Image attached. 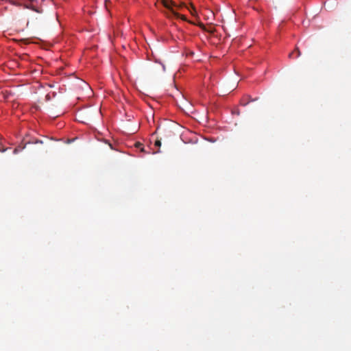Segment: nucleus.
<instances>
[{
	"mask_svg": "<svg viewBox=\"0 0 351 351\" xmlns=\"http://www.w3.org/2000/svg\"><path fill=\"white\" fill-rule=\"evenodd\" d=\"M19 152H20V150H19V148H17V147H15V148L13 149V151H12V152H13L14 154L19 153Z\"/></svg>",
	"mask_w": 351,
	"mask_h": 351,
	"instance_id": "423d86ee",
	"label": "nucleus"
},
{
	"mask_svg": "<svg viewBox=\"0 0 351 351\" xmlns=\"http://www.w3.org/2000/svg\"><path fill=\"white\" fill-rule=\"evenodd\" d=\"M141 152H145L143 146L140 148Z\"/></svg>",
	"mask_w": 351,
	"mask_h": 351,
	"instance_id": "6e6552de",
	"label": "nucleus"
},
{
	"mask_svg": "<svg viewBox=\"0 0 351 351\" xmlns=\"http://www.w3.org/2000/svg\"><path fill=\"white\" fill-rule=\"evenodd\" d=\"M155 145L157 147H160V145H161L160 140H156L155 142Z\"/></svg>",
	"mask_w": 351,
	"mask_h": 351,
	"instance_id": "7ed1b4c3",
	"label": "nucleus"
},
{
	"mask_svg": "<svg viewBox=\"0 0 351 351\" xmlns=\"http://www.w3.org/2000/svg\"><path fill=\"white\" fill-rule=\"evenodd\" d=\"M31 142L29 140H27V138H23V149H25L27 144H30Z\"/></svg>",
	"mask_w": 351,
	"mask_h": 351,
	"instance_id": "f03ea898",
	"label": "nucleus"
},
{
	"mask_svg": "<svg viewBox=\"0 0 351 351\" xmlns=\"http://www.w3.org/2000/svg\"><path fill=\"white\" fill-rule=\"evenodd\" d=\"M109 2L108 0H106V2H105V5H106V7L108 8V3Z\"/></svg>",
	"mask_w": 351,
	"mask_h": 351,
	"instance_id": "0eeeda50",
	"label": "nucleus"
},
{
	"mask_svg": "<svg viewBox=\"0 0 351 351\" xmlns=\"http://www.w3.org/2000/svg\"><path fill=\"white\" fill-rule=\"evenodd\" d=\"M108 145H109V146H110V147L111 149H113V148H112V144L108 143Z\"/></svg>",
	"mask_w": 351,
	"mask_h": 351,
	"instance_id": "9d476101",
	"label": "nucleus"
},
{
	"mask_svg": "<svg viewBox=\"0 0 351 351\" xmlns=\"http://www.w3.org/2000/svg\"><path fill=\"white\" fill-rule=\"evenodd\" d=\"M135 146H136V147L140 149L141 147H143V144L139 142H137L135 143Z\"/></svg>",
	"mask_w": 351,
	"mask_h": 351,
	"instance_id": "20e7f679",
	"label": "nucleus"
},
{
	"mask_svg": "<svg viewBox=\"0 0 351 351\" xmlns=\"http://www.w3.org/2000/svg\"><path fill=\"white\" fill-rule=\"evenodd\" d=\"M23 8H29L39 12L38 10V0H26V2L23 1Z\"/></svg>",
	"mask_w": 351,
	"mask_h": 351,
	"instance_id": "f257e3e1",
	"label": "nucleus"
},
{
	"mask_svg": "<svg viewBox=\"0 0 351 351\" xmlns=\"http://www.w3.org/2000/svg\"><path fill=\"white\" fill-rule=\"evenodd\" d=\"M247 104H248V102H246V103L243 104V106H246Z\"/></svg>",
	"mask_w": 351,
	"mask_h": 351,
	"instance_id": "f8f14e48",
	"label": "nucleus"
},
{
	"mask_svg": "<svg viewBox=\"0 0 351 351\" xmlns=\"http://www.w3.org/2000/svg\"><path fill=\"white\" fill-rule=\"evenodd\" d=\"M294 52H292L289 54V58H292Z\"/></svg>",
	"mask_w": 351,
	"mask_h": 351,
	"instance_id": "1a4fd4ad",
	"label": "nucleus"
},
{
	"mask_svg": "<svg viewBox=\"0 0 351 351\" xmlns=\"http://www.w3.org/2000/svg\"><path fill=\"white\" fill-rule=\"evenodd\" d=\"M295 51L297 52L296 58L299 57L301 55L300 51L299 50L298 48H296Z\"/></svg>",
	"mask_w": 351,
	"mask_h": 351,
	"instance_id": "39448f33",
	"label": "nucleus"
},
{
	"mask_svg": "<svg viewBox=\"0 0 351 351\" xmlns=\"http://www.w3.org/2000/svg\"><path fill=\"white\" fill-rule=\"evenodd\" d=\"M23 44H25V40L24 38H23Z\"/></svg>",
	"mask_w": 351,
	"mask_h": 351,
	"instance_id": "9b49d317",
	"label": "nucleus"
}]
</instances>
